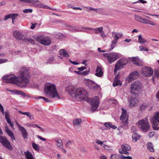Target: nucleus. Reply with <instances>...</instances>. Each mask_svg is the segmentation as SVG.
I'll return each mask as SVG.
<instances>
[{"label":"nucleus","mask_w":159,"mask_h":159,"mask_svg":"<svg viewBox=\"0 0 159 159\" xmlns=\"http://www.w3.org/2000/svg\"><path fill=\"white\" fill-rule=\"evenodd\" d=\"M29 76V69L26 67H21L17 76V86L21 88L26 87L29 82L28 79Z\"/></svg>","instance_id":"f257e3e1"},{"label":"nucleus","mask_w":159,"mask_h":159,"mask_svg":"<svg viewBox=\"0 0 159 159\" xmlns=\"http://www.w3.org/2000/svg\"><path fill=\"white\" fill-rule=\"evenodd\" d=\"M44 93L46 94L50 95L51 94L52 98L56 97L58 99H60V97L58 93L55 85L52 84L45 86L44 89Z\"/></svg>","instance_id":"f03ea898"},{"label":"nucleus","mask_w":159,"mask_h":159,"mask_svg":"<svg viewBox=\"0 0 159 159\" xmlns=\"http://www.w3.org/2000/svg\"><path fill=\"white\" fill-rule=\"evenodd\" d=\"M138 123L142 131L146 132L149 130L150 126L146 118L139 121Z\"/></svg>","instance_id":"7ed1b4c3"},{"label":"nucleus","mask_w":159,"mask_h":159,"mask_svg":"<svg viewBox=\"0 0 159 159\" xmlns=\"http://www.w3.org/2000/svg\"><path fill=\"white\" fill-rule=\"evenodd\" d=\"M103 55L104 57H107L108 63L111 64L119 58L120 54L119 53L112 52L103 53Z\"/></svg>","instance_id":"20e7f679"},{"label":"nucleus","mask_w":159,"mask_h":159,"mask_svg":"<svg viewBox=\"0 0 159 159\" xmlns=\"http://www.w3.org/2000/svg\"><path fill=\"white\" fill-rule=\"evenodd\" d=\"M152 124V127L154 130L159 129V113L156 112L153 117L151 119Z\"/></svg>","instance_id":"39448f33"},{"label":"nucleus","mask_w":159,"mask_h":159,"mask_svg":"<svg viewBox=\"0 0 159 159\" xmlns=\"http://www.w3.org/2000/svg\"><path fill=\"white\" fill-rule=\"evenodd\" d=\"M142 85L141 83L139 81L135 82L133 84H132L130 86V93L131 94H134L135 96L138 95L137 93L136 94L134 92L135 91H138L142 88Z\"/></svg>","instance_id":"423d86ee"},{"label":"nucleus","mask_w":159,"mask_h":159,"mask_svg":"<svg viewBox=\"0 0 159 159\" xmlns=\"http://www.w3.org/2000/svg\"><path fill=\"white\" fill-rule=\"evenodd\" d=\"M3 80H4L6 83H12L16 84L17 85L18 79L17 76H15L14 75H6L5 77H3Z\"/></svg>","instance_id":"0eeeda50"},{"label":"nucleus","mask_w":159,"mask_h":159,"mask_svg":"<svg viewBox=\"0 0 159 159\" xmlns=\"http://www.w3.org/2000/svg\"><path fill=\"white\" fill-rule=\"evenodd\" d=\"M0 142L6 148L10 150H12V147L10 143L6 137H4L0 135Z\"/></svg>","instance_id":"6e6552de"},{"label":"nucleus","mask_w":159,"mask_h":159,"mask_svg":"<svg viewBox=\"0 0 159 159\" xmlns=\"http://www.w3.org/2000/svg\"><path fill=\"white\" fill-rule=\"evenodd\" d=\"M99 100L98 97H95L91 100V110L94 111L98 108L99 104Z\"/></svg>","instance_id":"1a4fd4ad"},{"label":"nucleus","mask_w":159,"mask_h":159,"mask_svg":"<svg viewBox=\"0 0 159 159\" xmlns=\"http://www.w3.org/2000/svg\"><path fill=\"white\" fill-rule=\"evenodd\" d=\"M36 40L45 45H48L51 43V41L49 39L46 38H44L42 36H38L36 39Z\"/></svg>","instance_id":"9d476101"},{"label":"nucleus","mask_w":159,"mask_h":159,"mask_svg":"<svg viewBox=\"0 0 159 159\" xmlns=\"http://www.w3.org/2000/svg\"><path fill=\"white\" fill-rule=\"evenodd\" d=\"M122 114L120 117V119L122 121V123L124 126L127 125L128 123V118H126V110L125 109L122 108Z\"/></svg>","instance_id":"9b49d317"},{"label":"nucleus","mask_w":159,"mask_h":159,"mask_svg":"<svg viewBox=\"0 0 159 159\" xmlns=\"http://www.w3.org/2000/svg\"><path fill=\"white\" fill-rule=\"evenodd\" d=\"M112 36L114 38V40L112 41L111 44L110 45L111 48L109 49V50L108 51H110L112 50L114 48L115 46V45L117 40L119 39V37L118 36V34L113 32L112 33Z\"/></svg>","instance_id":"f8f14e48"},{"label":"nucleus","mask_w":159,"mask_h":159,"mask_svg":"<svg viewBox=\"0 0 159 159\" xmlns=\"http://www.w3.org/2000/svg\"><path fill=\"white\" fill-rule=\"evenodd\" d=\"M88 94V92L83 88H78L75 91V96L82 95L86 96Z\"/></svg>","instance_id":"ddd939ff"},{"label":"nucleus","mask_w":159,"mask_h":159,"mask_svg":"<svg viewBox=\"0 0 159 159\" xmlns=\"http://www.w3.org/2000/svg\"><path fill=\"white\" fill-rule=\"evenodd\" d=\"M143 72L145 76L149 77L153 75V70L151 67H146L143 69Z\"/></svg>","instance_id":"4468645a"},{"label":"nucleus","mask_w":159,"mask_h":159,"mask_svg":"<svg viewBox=\"0 0 159 159\" xmlns=\"http://www.w3.org/2000/svg\"><path fill=\"white\" fill-rule=\"evenodd\" d=\"M89 88L91 89L94 90L100 87V86L95 83L93 81L89 80L87 84Z\"/></svg>","instance_id":"2eb2a0df"},{"label":"nucleus","mask_w":159,"mask_h":159,"mask_svg":"<svg viewBox=\"0 0 159 159\" xmlns=\"http://www.w3.org/2000/svg\"><path fill=\"white\" fill-rule=\"evenodd\" d=\"M139 75V74L137 71H135L131 73L128 76V82L130 83L134 80L137 79Z\"/></svg>","instance_id":"dca6fc26"},{"label":"nucleus","mask_w":159,"mask_h":159,"mask_svg":"<svg viewBox=\"0 0 159 159\" xmlns=\"http://www.w3.org/2000/svg\"><path fill=\"white\" fill-rule=\"evenodd\" d=\"M14 36L17 39H21L24 41L25 37L20 32L17 31H14L13 32Z\"/></svg>","instance_id":"f3484780"},{"label":"nucleus","mask_w":159,"mask_h":159,"mask_svg":"<svg viewBox=\"0 0 159 159\" xmlns=\"http://www.w3.org/2000/svg\"><path fill=\"white\" fill-rule=\"evenodd\" d=\"M74 87L72 86H69L66 89V91L68 92L69 94L72 96H75V91Z\"/></svg>","instance_id":"a211bd4d"},{"label":"nucleus","mask_w":159,"mask_h":159,"mask_svg":"<svg viewBox=\"0 0 159 159\" xmlns=\"http://www.w3.org/2000/svg\"><path fill=\"white\" fill-rule=\"evenodd\" d=\"M82 28L85 30H95L94 33L96 34H98L102 31L103 30V27H101L95 28H91L90 27H86L82 26Z\"/></svg>","instance_id":"6ab92c4d"},{"label":"nucleus","mask_w":159,"mask_h":159,"mask_svg":"<svg viewBox=\"0 0 159 159\" xmlns=\"http://www.w3.org/2000/svg\"><path fill=\"white\" fill-rule=\"evenodd\" d=\"M127 62L128 61L126 59H121L118 61L116 64L119 66L120 68H122L124 66L127 64Z\"/></svg>","instance_id":"aec40b11"},{"label":"nucleus","mask_w":159,"mask_h":159,"mask_svg":"<svg viewBox=\"0 0 159 159\" xmlns=\"http://www.w3.org/2000/svg\"><path fill=\"white\" fill-rule=\"evenodd\" d=\"M129 101L130 106H134L135 104L139 101V98L137 96L133 97L132 96L130 98Z\"/></svg>","instance_id":"412c9836"},{"label":"nucleus","mask_w":159,"mask_h":159,"mask_svg":"<svg viewBox=\"0 0 159 159\" xmlns=\"http://www.w3.org/2000/svg\"><path fill=\"white\" fill-rule=\"evenodd\" d=\"M141 23L149 24L153 26H155L156 25V23L154 22L143 18Z\"/></svg>","instance_id":"4be33fe9"},{"label":"nucleus","mask_w":159,"mask_h":159,"mask_svg":"<svg viewBox=\"0 0 159 159\" xmlns=\"http://www.w3.org/2000/svg\"><path fill=\"white\" fill-rule=\"evenodd\" d=\"M103 72L101 67L98 66L96 70V73L95 74V75L97 77H101L103 75Z\"/></svg>","instance_id":"5701e85b"},{"label":"nucleus","mask_w":159,"mask_h":159,"mask_svg":"<svg viewBox=\"0 0 159 159\" xmlns=\"http://www.w3.org/2000/svg\"><path fill=\"white\" fill-rule=\"evenodd\" d=\"M19 130L21 132V135L23 138L24 139H27L28 136V133L25 128L24 127H23Z\"/></svg>","instance_id":"b1692460"},{"label":"nucleus","mask_w":159,"mask_h":159,"mask_svg":"<svg viewBox=\"0 0 159 159\" xmlns=\"http://www.w3.org/2000/svg\"><path fill=\"white\" fill-rule=\"evenodd\" d=\"M118 76H116L114 80V82L113 83V86L114 87H116L118 85H122V83L118 79Z\"/></svg>","instance_id":"393cba45"},{"label":"nucleus","mask_w":159,"mask_h":159,"mask_svg":"<svg viewBox=\"0 0 159 159\" xmlns=\"http://www.w3.org/2000/svg\"><path fill=\"white\" fill-rule=\"evenodd\" d=\"M59 53L60 55H62L64 57H70L68 52L64 49L60 50L59 51Z\"/></svg>","instance_id":"a878e982"},{"label":"nucleus","mask_w":159,"mask_h":159,"mask_svg":"<svg viewBox=\"0 0 159 159\" xmlns=\"http://www.w3.org/2000/svg\"><path fill=\"white\" fill-rule=\"evenodd\" d=\"M24 154L26 159H34L33 155L29 150L25 152Z\"/></svg>","instance_id":"bb28decb"},{"label":"nucleus","mask_w":159,"mask_h":159,"mask_svg":"<svg viewBox=\"0 0 159 159\" xmlns=\"http://www.w3.org/2000/svg\"><path fill=\"white\" fill-rule=\"evenodd\" d=\"M139 58L138 57H133L131 58L132 61L133 63L138 66H141L142 65L141 63H139Z\"/></svg>","instance_id":"cd10ccee"},{"label":"nucleus","mask_w":159,"mask_h":159,"mask_svg":"<svg viewBox=\"0 0 159 159\" xmlns=\"http://www.w3.org/2000/svg\"><path fill=\"white\" fill-rule=\"evenodd\" d=\"M18 112L20 114L26 115L30 119H34L33 116L30 114V113L29 112H23L20 110L18 111Z\"/></svg>","instance_id":"c85d7f7f"},{"label":"nucleus","mask_w":159,"mask_h":159,"mask_svg":"<svg viewBox=\"0 0 159 159\" xmlns=\"http://www.w3.org/2000/svg\"><path fill=\"white\" fill-rule=\"evenodd\" d=\"M147 146L148 149L150 152H154V149L153 148L152 144L151 142H148L147 144Z\"/></svg>","instance_id":"c756f323"},{"label":"nucleus","mask_w":159,"mask_h":159,"mask_svg":"<svg viewBox=\"0 0 159 159\" xmlns=\"http://www.w3.org/2000/svg\"><path fill=\"white\" fill-rule=\"evenodd\" d=\"M20 2L30 3L32 4L38 2V0H19Z\"/></svg>","instance_id":"7c9ffc66"},{"label":"nucleus","mask_w":159,"mask_h":159,"mask_svg":"<svg viewBox=\"0 0 159 159\" xmlns=\"http://www.w3.org/2000/svg\"><path fill=\"white\" fill-rule=\"evenodd\" d=\"M68 26L70 27V28L69 29V31H75V32H80V31H81L80 30L76 29L77 27L75 26Z\"/></svg>","instance_id":"2f4dec72"},{"label":"nucleus","mask_w":159,"mask_h":159,"mask_svg":"<svg viewBox=\"0 0 159 159\" xmlns=\"http://www.w3.org/2000/svg\"><path fill=\"white\" fill-rule=\"evenodd\" d=\"M132 138L134 142H135L140 138L139 135L137 133L134 134L132 136Z\"/></svg>","instance_id":"473e14b6"},{"label":"nucleus","mask_w":159,"mask_h":159,"mask_svg":"<svg viewBox=\"0 0 159 159\" xmlns=\"http://www.w3.org/2000/svg\"><path fill=\"white\" fill-rule=\"evenodd\" d=\"M37 2L38 3L36 4V5L38 7L45 9H47V7H48L47 6L44 5L43 4V3L39 1V0L38 2Z\"/></svg>","instance_id":"72a5a7b5"},{"label":"nucleus","mask_w":159,"mask_h":159,"mask_svg":"<svg viewBox=\"0 0 159 159\" xmlns=\"http://www.w3.org/2000/svg\"><path fill=\"white\" fill-rule=\"evenodd\" d=\"M122 151H129L131 149V147L128 144L122 145L121 146Z\"/></svg>","instance_id":"f704fd0d"},{"label":"nucleus","mask_w":159,"mask_h":159,"mask_svg":"<svg viewBox=\"0 0 159 159\" xmlns=\"http://www.w3.org/2000/svg\"><path fill=\"white\" fill-rule=\"evenodd\" d=\"M5 128L6 129V132L8 134V135L10 137L13 135H14L12 131H10L7 125L6 124V125L5 126Z\"/></svg>","instance_id":"c9c22d12"},{"label":"nucleus","mask_w":159,"mask_h":159,"mask_svg":"<svg viewBox=\"0 0 159 159\" xmlns=\"http://www.w3.org/2000/svg\"><path fill=\"white\" fill-rule=\"evenodd\" d=\"M35 99H43V100L45 102H52V100H49V99L43 97L42 96H38V97H35Z\"/></svg>","instance_id":"e433bc0d"},{"label":"nucleus","mask_w":159,"mask_h":159,"mask_svg":"<svg viewBox=\"0 0 159 159\" xmlns=\"http://www.w3.org/2000/svg\"><path fill=\"white\" fill-rule=\"evenodd\" d=\"M32 145L33 148L35 150L37 151H39V147L38 146V144H37L33 142L32 143Z\"/></svg>","instance_id":"4c0bfd02"},{"label":"nucleus","mask_w":159,"mask_h":159,"mask_svg":"<svg viewBox=\"0 0 159 159\" xmlns=\"http://www.w3.org/2000/svg\"><path fill=\"white\" fill-rule=\"evenodd\" d=\"M82 122V120L81 119H76L73 120V122L74 125H78L80 124Z\"/></svg>","instance_id":"58836bf2"},{"label":"nucleus","mask_w":159,"mask_h":159,"mask_svg":"<svg viewBox=\"0 0 159 159\" xmlns=\"http://www.w3.org/2000/svg\"><path fill=\"white\" fill-rule=\"evenodd\" d=\"M135 20L139 22H141L143 17L137 15H135L134 16Z\"/></svg>","instance_id":"ea45409f"},{"label":"nucleus","mask_w":159,"mask_h":159,"mask_svg":"<svg viewBox=\"0 0 159 159\" xmlns=\"http://www.w3.org/2000/svg\"><path fill=\"white\" fill-rule=\"evenodd\" d=\"M138 41L140 43H144L146 42V40L143 39L141 35L138 36Z\"/></svg>","instance_id":"a19ab883"},{"label":"nucleus","mask_w":159,"mask_h":159,"mask_svg":"<svg viewBox=\"0 0 159 159\" xmlns=\"http://www.w3.org/2000/svg\"><path fill=\"white\" fill-rule=\"evenodd\" d=\"M110 159H120V158L119 155L113 154L111 155Z\"/></svg>","instance_id":"79ce46f5"},{"label":"nucleus","mask_w":159,"mask_h":159,"mask_svg":"<svg viewBox=\"0 0 159 159\" xmlns=\"http://www.w3.org/2000/svg\"><path fill=\"white\" fill-rule=\"evenodd\" d=\"M19 16V14L17 13L11 14V17L12 20H15Z\"/></svg>","instance_id":"37998d69"},{"label":"nucleus","mask_w":159,"mask_h":159,"mask_svg":"<svg viewBox=\"0 0 159 159\" xmlns=\"http://www.w3.org/2000/svg\"><path fill=\"white\" fill-rule=\"evenodd\" d=\"M56 142H57L56 144L58 147H60L61 146H63V143L61 140L60 139L57 140Z\"/></svg>","instance_id":"c03bdc74"},{"label":"nucleus","mask_w":159,"mask_h":159,"mask_svg":"<svg viewBox=\"0 0 159 159\" xmlns=\"http://www.w3.org/2000/svg\"><path fill=\"white\" fill-rule=\"evenodd\" d=\"M104 125L108 129H110L111 126L112 125V124L110 122H105L104 123Z\"/></svg>","instance_id":"a18cd8bd"},{"label":"nucleus","mask_w":159,"mask_h":159,"mask_svg":"<svg viewBox=\"0 0 159 159\" xmlns=\"http://www.w3.org/2000/svg\"><path fill=\"white\" fill-rule=\"evenodd\" d=\"M103 147H104L106 150L110 151L112 150V148L111 147L108 146L105 144L103 145Z\"/></svg>","instance_id":"49530a36"},{"label":"nucleus","mask_w":159,"mask_h":159,"mask_svg":"<svg viewBox=\"0 0 159 159\" xmlns=\"http://www.w3.org/2000/svg\"><path fill=\"white\" fill-rule=\"evenodd\" d=\"M24 41L25 42H30L31 43H34V40L32 39H28L25 38Z\"/></svg>","instance_id":"de8ad7c7"},{"label":"nucleus","mask_w":159,"mask_h":159,"mask_svg":"<svg viewBox=\"0 0 159 159\" xmlns=\"http://www.w3.org/2000/svg\"><path fill=\"white\" fill-rule=\"evenodd\" d=\"M121 68H120L119 66L117 65V64H116L115 66V68L114 70V73L115 74L116 73L117 70H119Z\"/></svg>","instance_id":"09e8293b"},{"label":"nucleus","mask_w":159,"mask_h":159,"mask_svg":"<svg viewBox=\"0 0 159 159\" xmlns=\"http://www.w3.org/2000/svg\"><path fill=\"white\" fill-rule=\"evenodd\" d=\"M54 59V58L53 56H52L51 57H49L48 58L47 63H50Z\"/></svg>","instance_id":"8fccbe9b"},{"label":"nucleus","mask_w":159,"mask_h":159,"mask_svg":"<svg viewBox=\"0 0 159 159\" xmlns=\"http://www.w3.org/2000/svg\"><path fill=\"white\" fill-rule=\"evenodd\" d=\"M73 142V141L71 140H69L66 143L65 146L66 148H68L70 146V145Z\"/></svg>","instance_id":"3c124183"},{"label":"nucleus","mask_w":159,"mask_h":159,"mask_svg":"<svg viewBox=\"0 0 159 159\" xmlns=\"http://www.w3.org/2000/svg\"><path fill=\"white\" fill-rule=\"evenodd\" d=\"M32 11L33 10L31 9H25L23 10V12L24 13H27L28 12L31 13Z\"/></svg>","instance_id":"603ef678"},{"label":"nucleus","mask_w":159,"mask_h":159,"mask_svg":"<svg viewBox=\"0 0 159 159\" xmlns=\"http://www.w3.org/2000/svg\"><path fill=\"white\" fill-rule=\"evenodd\" d=\"M95 11L98 13L102 14L103 13V9L102 8L96 9Z\"/></svg>","instance_id":"864d4df0"},{"label":"nucleus","mask_w":159,"mask_h":159,"mask_svg":"<svg viewBox=\"0 0 159 159\" xmlns=\"http://www.w3.org/2000/svg\"><path fill=\"white\" fill-rule=\"evenodd\" d=\"M11 14H7L4 17L3 20L5 21L7 20L8 19L10 18H11Z\"/></svg>","instance_id":"5fc2aeb1"},{"label":"nucleus","mask_w":159,"mask_h":159,"mask_svg":"<svg viewBox=\"0 0 159 159\" xmlns=\"http://www.w3.org/2000/svg\"><path fill=\"white\" fill-rule=\"evenodd\" d=\"M104 142V141H101L99 140H97L96 141V143H98V144L101 145L102 147H103L104 144H103V143Z\"/></svg>","instance_id":"6e6d98bb"},{"label":"nucleus","mask_w":159,"mask_h":159,"mask_svg":"<svg viewBox=\"0 0 159 159\" xmlns=\"http://www.w3.org/2000/svg\"><path fill=\"white\" fill-rule=\"evenodd\" d=\"M7 90L8 91H9V92H11L14 93L15 94H19V92H18L19 91H18V90H8L7 89Z\"/></svg>","instance_id":"4d7b16f0"},{"label":"nucleus","mask_w":159,"mask_h":159,"mask_svg":"<svg viewBox=\"0 0 159 159\" xmlns=\"http://www.w3.org/2000/svg\"><path fill=\"white\" fill-rule=\"evenodd\" d=\"M141 51H148V50L147 48L144 47L143 46H140L139 47Z\"/></svg>","instance_id":"13d9d810"},{"label":"nucleus","mask_w":159,"mask_h":159,"mask_svg":"<svg viewBox=\"0 0 159 159\" xmlns=\"http://www.w3.org/2000/svg\"><path fill=\"white\" fill-rule=\"evenodd\" d=\"M139 2H140L142 3H143V4H144L145 3H147V1H144V0H139V1L132 2V4L136 3H138Z\"/></svg>","instance_id":"bf43d9fd"},{"label":"nucleus","mask_w":159,"mask_h":159,"mask_svg":"<svg viewBox=\"0 0 159 159\" xmlns=\"http://www.w3.org/2000/svg\"><path fill=\"white\" fill-rule=\"evenodd\" d=\"M5 119L8 118H10V114H9V112L7 111H6L5 112Z\"/></svg>","instance_id":"052dcab7"},{"label":"nucleus","mask_w":159,"mask_h":159,"mask_svg":"<svg viewBox=\"0 0 159 159\" xmlns=\"http://www.w3.org/2000/svg\"><path fill=\"white\" fill-rule=\"evenodd\" d=\"M154 73L157 76L159 77V69H155Z\"/></svg>","instance_id":"680f3d73"},{"label":"nucleus","mask_w":159,"mask_h":159,"mask_svg":"<svg viewBox=\"0 0 159 159\" xmlns=\"http://www.w3.org/2000/svg\"><path fill=\"white\" fill-rule=\"evenodd\" d=\"M147 107V105L145 104H142L141 106L140 109L141 110L145 109Z\"/></svg>","instance_id":"e2e57ef3"},{"label":"nucleus","mask_w":159,"mask_h":159,"mask_svg":"<svg viewBox=\"0 0 159 159\" xmlns=\"http://www.w3.org/2000/svg\"><path fill=\"white\" fill-rule=\"evenodd\" d=\"M89 71H84L83 72L81 73V75H88L89 72Z\"/></svg>","instance_id":"0e129e2a"},{"label":"nucleus","mask_w":159,"mask_h":159,"mask_svg":"<svg viewBox=\"0 0 159 159\" xmlns=\"http://www.w3.org/2000/svg\"><path fill=\"white\" fill-rule=\"evenodd\" d=\"M87 68L85 66H82L80 67H79L77 68V69L80 71H82L83 70L86 69Z\"/></svg>","instance_id":"69168bd1"},{"label":"nucleus","mask_w":159,"mask_h":159,"mask_svg":"<svg viewBox=\"0 0 159 159\" xmlns=\"http://www.w3.org/2000/svg\"><path fill=\"white\" fill-rule=\"evenodd\" d=\"M0 110L3 115L4 113V109L2 105L0 103Z\"/></svg>","instance_id":"338daca9"},{"label":"nucleus","mask_w":159,"mask_h":159,"mask_svg":"<svg viewBox=\"0 0 159 159\" xmlns=\"http://www.w3.org/2000/svg\"><path fill=\"white\" fill-rule=\"evenodd\" d=\"M101 36L103 38H105L106 35L105 34L103 31L102 30V31L100 32Z\"/></svg>","instance_id":"774afa93"}]
</instances>
